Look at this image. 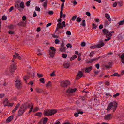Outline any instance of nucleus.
<instances>
[{
	"mask_svg": "<svg viewBox=\"0 0 124 124\" xmlns=\"http://www.w3.org/2000/svg\"><path fill=\"white\" fill-rule=\"evenodd\" d=\"M15 85L16 88L18 89L22 88V83L21 80L17 79L15 82Z\"/></svg>",
	"mask_w": 124,
	"mask_h": 124,
	"instance_id": "nucleus-1",
	"label": "nucleus"
},
{
	"mask_svg": "<svg viewBox=\"0 0 124 124\" xmlns=\"http://www.w3.org/2000/svg\"><path fill=\"white\" fill-rule=\"evenodd\" d=\"M17 66L15 62H13L12 63L9 67V71L11 73L15 72V70L16 69Z\"/></svg>",
	"mask_w": 124,
	"mask_h": 124,
	"instance_id": "nucleus-2",
	"label": "nucleus"
},
{
	"mask_svg": "<svg viewBox=\"0 0 124 124\" xmlns=\"http://www.w3.org/2000/svg\"><path fill=\"white\" fill-rule=\"evenodd\" d=\"M70 84V82L67 80L62 81H61L60 83V86L63 88H66L68 85Z\"/></svg>",
	"mask_w": 124,
	"mask_h": 124,
	"instance_id": "nucleus-3",
	"label": "nucleus"
},
{
	"mask_svg": "<svg viewBox=\"0 0 124 124\" xmlns=\"http://www.w3.org/2000/svg\"><path fill=\"white\" fill-rule=\"evenodd\" d=\"M62 26H61V22H59L57 25V26L55 30V32L57 31L60 28L63 29V27L66 26L65 23L64 21H63L62 22Z\"/></svg>",
	"mask_w": 124,
	"mask_h": 124,
	"instance_id": "nucleus-4",
	"label": "nucleus"
},
{
	"mask_svg": "<svg viewBox=\"0 0 124 124\" xmlns=\"http://www.w3.org/2000/svg\"><path fill=\"white\" fill-rule=\"evenodd\" d=\"M64 6V3H63L61 5V11L60 13V18H63V19L65 18L66 17V15L65 14H63V10Z\"/></svg>",
	"mask_w": 124,
	"mask_h": 124,
	"instance_id": "nucleus-5",
	"label": "nucleus"
},
{
	"mask_svg": "<svg viewBox=\"0 0 124 124\" xmlns=\"http://www.w3.org/2000/svg\"><path fill=\"white\" fill-rule=\"evenodd\" d=\"M64 44L63 42H62L61 44V47L59 49V50L61 52H66V47L64 46Z\"/></svg>",
	"mask_w": 124,
	"mask_h": 124,
	"instance_id": "nucleus-6",
	"label": "nucleus"
},
{
	"mask_svg": "<svg viewBox=\"0 0 124 124\" xmlns=\"http://www.w3.org/2000/svg\"><path fill=\"white\" fill-rule=\"evenodd\" d=\"M20 2V0L18 1L15 2V4L16 8L20 11L21 12L22 10L19 6Z\"/></svg>",
	"mask_w": 124,
	"mask_h": 124,
	"instance_id": "nucleus-7",
	"label": "nucleus"
},
{
	"mask_svg": "<svg viewBox=\"0 0 124 124\" xmlns=\"http://www.w3.org/2000/svg\"><path fill=\"white\" fill-rule=\"evenodd\" d=\"M112 117V114H109L104 116V118L105 120H109L111 119Z\"/></svg>",
	"mask_w": 124,
	"mask_h": 124,
	"instance_id": "nucleus-8",
	"label": "nucleus"
},
{
	"mask_svg": "<svg viewBox=\"0 0 124 124\" xmlns=\"http://www.w3.org/2000/svg\"><path fill=\"white\" fill-rule=\"evenodd\" d=\"M102 44H97L94 45L93 46H91L90 47V48L92 49H94V48H100L102 47Z\"/></svg>",
	"mask_w": 124,
	"mask_h": 124,
	"instance_id": "nucleus-9",
	"label": "nucleus"
},
{
	"mask_svg": "<svg viewBox=\"0 0 124 124\" xmlns=\"http://www.w3.org/2000/svg\"><path fill=\"white\" fill-rule=\"evenodd\" d=\"M83 75V73L82 71L78 72L77 75L76 79L78 80L81 78Z\"/></svg>",
	"mask_w": 124,
	"mask_h": 124,
	"instance_id": "nucleus-10",
	"label": "nucleus"
},
{
	"mask_svg": "<svg viewBox=\"0 0 124 124\" xmlns=\"http://www.w3.org/2000/svg\"><path fill=\"white\" fill-rule=\"evenodd\" d=\"M77 90V89L76 88L74 89H70V88H69L67 90L66 92V93H72L76 92Z\"/></svg>",
	"mask_w": 124,
	"mask_h": 124,
	"instance_id": "nucleus-11",
	"label": "nucleus"
},
{
	"mask_svg": "<svg viewBox=\"0 0 124 124\" xmlns=\"http://www.w3.org/2000/svg\"><path fill=\"white\" fill-rule=\"evenodd\" d=\"M25 111L24 109H23L21 108H20L19 111L18 112V116H20L22 115L23 113Z\"/></svg>",
	"mask_w": 124,
	"mask_h": 124,
	"instance_id": "nucleus-12",
	"label": "nucleus"
},
{
	"mask_svg": "<svg viewBox=\"0 0 124 124\" xmlns=\"http://www.w3.org/2000/svg\"><path fill=\"white\" fill-rule=\"evenodd\" d=\"M102 31L103 34L105 35L106 37L108 38V35L109 33L108 31L106 29H103Z\"/></svg>",
	"mask_w": 124,
	"mask_h": 124,
	"instance_id": "nucleus-13",
	"label": "nucleus"
},
{
	"mask_svg": "<svg viewBox=\"0 0 124 124\" xmlns=\"http://www.w3.org/2000/svg\"><path fill=\"white\" fill-rule=\"evenodd\" d=\"M27 102H26L22 104L20 108L23 109H24L25 111L27 108Z\"/></svg>",
	"mask_w": 124,
	"mask_h": 124,
	"instance_id": "nucleus-14",
	"label": "nucleus"
},
{
	"mask_svg": "<svg viewBox=\"0 0 124 124\" xmlns=\"http://www.w3.org/2000/svg\"><path fill=\"white\" fill-rule=\"evenodd\" d=\"M18 25L20 26L25 27L26 25V22L22 21L19 23Z\"/></svg>",
	"mask_w": 124,
	"mask_h": 124,
	"instance_id": "nucleus-15",
	"label": "nucleus"
},
{
	"mask_svg": "<svg viewBox=\"0 0 124 124\" xmlns=\"http://www.w3.org/2000/svg\"><path fill=\"white\" fill-rule=\"evenodd\" d=\"M13 118V116L12 115L8 117L6 120V122L7 123H9L11 122Z\"/></svg>",
	"mask_w": 124,
	"mask_h": 124,
	"instance_id": "nucleus-16",
	"label": "nucleus"
},
{
	"mask_svg": "<svg viewBox=\"0 0 124 124\" xmlns=\"http://www.w3.org/2000/svg\"><path fill=\"white\" fill-rule=\"evenodd\" d=\"M49 53L50 57L51 58H53L55 55V52L49 50Z\"/></svg>",
	"mask_w": 124,
	"mask_h": 124,
	"instance_id": "nucleus-17",
	"label": "nucleus"
},
{
	"mask_svg": "<svg viewBox=\"0 0 124 124\" xmlns=\"http://www.w3.org/2000/svg\"><path fill=\"white\" fill-rule=\"evenodd\" d=\"M20 106V103H18V104L16 105L14 109L12 111V113H15L16 111L18 108Z\"/></svg>",
	"mask_w": 124,
	"mask_h": 124,
	"instance_id": "nucleus-18",
	"label": "nucleus"
},
{
	"mask_svg": "<svg viewBox=\"0 0 124 124\" xmlns=\"http://www.w3.org/2000/svg\"><path fill=\"white\" fill-rule=\"evenodd\" d=\"M108 65H104V66L107 69L110 68L112 66V62H109L108 63Z\"/></svg>",
	"mask_w": 124,
	"mask_h": 124,
	"instance_id": "nucleus-19",
	"label": "nucleus"
},
{
	"mask_svg": "<svg viewBox=\"0 0 124 124\" xmlns=\"http://www.w3.org/2000/svg\"><path fill=\"white\" fill-rule=\"evenodd\" d=\"M92 66H89L86 68L85 72L87 73H89L92 70Z\"/></svg>",
	"mask_w": 124,
	"mask_h": 124,
	"instance_id": "nucleus-20",
	"label": "nucleus"
},
{
	"mask_svg": "<svg viewBox=\"0 0 124 124\" xmlns=\"http://www.w3.org/2000/svg\"><path fill=\"white\" fill-rule=\"evenodd\" d=\"M50 114H51V116L55 114L57 112V111L56 110L54 109L50 110Z\"/></svg>",
	"mask_w": 124,
	"mask_h": 124,
	"instance_id": "nucleus-21",
	"label": "nucleus"
},
{
	"mask_svg": "<svg viewBox=\"0 0 124 124\" xmlns=\"http://www.w3.org/2000/svg\"><path fill=\"white\" fill-rule=\"evenodd\" d=\"M113 106V103L111 102L108 105L107 108V110H110Z\"/></svg>",
	"mask_w": 124,
	"mask_h": 124,
	"instance_id": "nucleus-22",
	"label": "nucleus"
},
{
	"mask_svg": "<svg viewBox=\"0 0 124 124\" xmlns=\"http://www.w3.org/2000/svg\"><path fill=\"white\" fill-rule=\"evenodd\" d=\"M50 113V110L48 111H44V115L45 116H51V114Z\"/></svg>",
	"mask_w": 124,
	"mask_h": 124,
	"instance_id": "nucleus-23",
	"label": "nucleus"
},
{
	"mask_svg": "<svg viewBox=\"0 0 124 124\" xmlns=\"http://www.w3.org/2000/svg\"><path fill=\"white\" fill-rule=\"evenodd\" d=\"M114 105L113 108V111L114 112L116 109L118 105V104L116 102H115L114 103Z\"/></svg>",
	"mask_w": 124,
	"mask_h": 124,
	"instance_id": "nucleus-24",
	"label": "nucleus"
},
{
	"mask_svg": "<svg viewBox=\"0 0 124 124\" xmlns=\"http://www.w3.org/2000/svg\"><path fill=\"white\" fill-rule=\"evenodd\" d=\"M63 65L64 68H67L70 66V63L68 62H66Z\"/></svg>",
	"mask_w": 124,
	"mask_h": 124,
	"instance_id": "nucleus-25",
	"label": "nucleus"
},
{
	"mask_svg": "<svg viewBox=\"0 0 124 124\" xmlns=\"http://www.w3.org/2000/svg\"><path fill=\"white\" fill-rule=\"evenodd\" d=\"M105 16L108 20L109 21L111 22V19L110 18L109 15L107 13H106L105 14Z\"/></svg>",
	"mask_w": 124,
	"mask_h": 124,
	"instance_id": "nucleus-26",
	"label": "nucleus"
},
{
	"mask_svg": "<svg viewBox=\"0 0 124 124\" xmlns=\"http://www.w3.org/2000/svg\"><path fill=\"white\" fill-rule=\"evenodd\" d=\"M36 92L38 93H40L43 92V90L41 89L38 88H36L35 89Z\"/></svg>",
	"mask_w": 124,
	"mask_h": 124,
	"instance_id": "nucleus-27",
	"label": "nucleus"
},
{
	"mask_svg": "<svg viewBox=\"0 0 124 124\" xmlns=\"http://www.w3.org/2000/svg\"><path fill=\"white\" fill-rule=\"evenodd\" d=\"M20 8L21 9H23L25 7L24 5V2L22 1L20 3Z\"/></svg>",
	"mask_w": 124,
	"mask_h": 124,
	"instance_id": "nucleus-28",
	"label": "nucleus"
},
{
	"mask_svg": "<svg viewBox=\"0 0 124 124\" xmlns=\"http://www.w3.org/2000/svg\"><path fill=\"white\" fill-rule=\"evenodd\" d=\"M80 25L84 27H85V20L83 19L82 20L81 23L80 24Z\"/></svg>",
	"mask_w": 124,
	"mask_h": 124,
	"instance_id": "nucleus-29",
	"label": "nucleus"
},
{
	"mask_svg": "<svg viewBox=\"0 0 124 124\" xmlns=\"http://www.w3.org/2000/svg\"><path fill=\"white\" fill-rule=\"evenodd\" d=\"M120 58L121 59V62L123 63H124V53H123L121 56Z\"/></svg>",
	"mask_w": 124,
	"mask_h": 124,
	"instance_id": "nucleus-30",
	"label": "nucleus"
},
{
	"mask_svg": "<svg viewBox=\"0 0 124 124\" xmlns=\"http://www.w3.org/2000/svg\"><path fill=\"white\" fill-rule=\"evenodd\" d=\"M30 77L29 76L26 75L23 77V79L27 83V80L29 79Z\"/></svg>",
	"mask_w": 124,
	"mask_h": 124,
	"instance_id": "nucleus-31",
	"label": "nucleus"
},
{
	"mask_svg": "<svg viewBox=\"0 0 124 124\" xmlns=\"http://www.w3.org/2000/svg\"><path fill=\"white\" fill-rule=\"evenodd\" d=\"M50 50H49L53 51V52H55L56 51V49L54 47L51 46L50 47Z\"/></svg>",
	"mask_w": 124,
	"mask_h": 124,
	"instance_id": "nucleus-32",
	"label": "nucleus"
},
{
	"mask_svg": "<svg viewBox=\"0 0 124 124\" xmlns=\"http://www.w3.org/2000/svg\"><path fill=\"white\" fill-rule=\"evenodd\" d=\"M9 102V101L8 99L7 98H6L4 100L3 103H5L8 105V103Z\"/></svg>",
	"mask_w": 124,
	"mask_h": 124,
	"instance_id": "nucleus-33",
	"label": "nucleus"
},
{
	"mask_svg": "<svg viewBox=\"0 0 124 124\" xmlns=\"http://www.w3.org/2000/svg\"><path fill=\"white\" fill-rule=\"evenodd\" d=\"M33 105L34 104L32 103L29 104L28 103H27V108H30L31 107H33Z\"/></svg>",
	"mask_w": 124,
	"mask_h": 124,
	"instance_id": "nucleus-34",
	"label": "nucleus"
},
{
	"mask_svg": "<svg viewBox=\"0 0 124 124\" xmlns=\"http://www.w3.org/2000/svg\"><path fill=\"white\" fill-rule=\"evenodd\" d=\"M99 42L100 43L98 44H102V47L104 45V43L103 42V40L102 39H101L100 41H99Z\"/></svg>",
	"mask_w": 124,
	"mask_h": 124,
	"instance_id": "nucleus-35",
	"label": "nucleus"
},
{
	"mask_svg": "<svg viewBox=\"0 0 124 124\" xmlns=\"http://www.w3.org/2000/svg\"><path fill=\"white\" fill-rule=\"evenodd\" d=\"M52 86L51 82V81H49L46 84V87L51 86Z\"/></svg>",
	"mask_w": 124,
	"mask_h": 124,
	"instance_id": "nucleus-36",
	"label": "nucleus"
},
{
	"mask_svg": "<svg viewBox=\"0 0 124 124\" xmlns=\"http://www.w3.org/2000/svg\"><path fill=\"white\" fill-rule=\"evenodd\" d=\"M118 24L119 25H123L124 24V20L120 21L118 23Z\"/></svg>",
	"mask_w": 124,
	"mask_h": 124,
	"instance_id": "nucleus-37",
	"label": "nucleus"
},
{
	"mask_svg": "<svg viewBox=\"0 0 124 124\" xmlns=\"http://www.w3.org/2000/svg\"><path fill=\"white\" fill-rule=\"evenodd\" d=\"M48 120V118L47 117L45 118L43 120V124H45L46 123Z\"/></svg>",
	"mask_w": 124,
	"mask_h": 124,
	"instance_id": "nucleus-38",
	"label": "nucleus"
},
{
	"mask_svg": "<svg viewBox=\"0 0 124 124\" xmlns=\"http://www.w3.org/2000/svg\"><path fill=\"white\" fill-rule=\"evenodd\" d=\"M19 54L17 53H15V55H13L14 58H16V57H18V56Z\"/></svg>",
	"mask_w": 124,
	"mask_h": 124,
	"instance_id": "nucleus-39",
	"label": "nucleus"
},
{
	"mask_svg": "<svg viewBox=\"0 0 124 124\" xmlns=\"http://www.w3.org/2000/svg\"><path fill=\"white\" fill-rule=\"evenodd\" d=\"M117 3L121 7L122 6L123 4V1H118L117 2Z\"/></svg>",
	"mask_w": 124,
	"mask_h": 124,
	"instance_id": "nucleus-40",
	"label": "nucleus"
},
{
	"mask_svg": "<svg viewBox=\"0 0 124 124\" xmlns=\"http://www.w3.org/2000/svg\"><path fill=\"white\" fill-rule=\"evenodd\" d=\"M39 81L41 83L43 84L45 83V79L43 78H42L40 79Z\"/></svg>",
	"mask_w": 124,
	"mask_h": 124,
	"instance_id": "nucleus-41",
	"label": "nucleus"
},
{
	"mask_svg": "<svg viewBox=\"0 0 124 124\" xmlns=\"http://www.w3.org/2000/svg\"><path fill=\"white\" fill-rule=\"evenodd\" d=\"M42 115V113L41 112H38L35 114V116H41Z\"/></svg>",
	"mask_w": 124,
	"mask_h": 124,
	"instance_id": "nucleus-42",
	"label": "nucleus"
},
{
	"mask_svg": "<svg viewBox=\"0 0 124 124\" xmlns=\"http://www.w3.org/2000/svg\"><path fill=\"white\" fill-rule=\"evenodd\" d=\"M117 76L119 77L120 76V75H119L118 73H116L111 75V76Z\"/></svg>",
	"mask_w": 124,
	"mask_h": 124,
	"instance_id": "nucleus-43",
	"label": "nucleus"
},
{
	"mask_svg": "<svg viewBox=\"0 0 124 124\" xmlns=\"http://www.w3.org/2000/svg\"><path fill=\"white\" fill-rule=\"evenodd\" d=\"M93 62L92 59H90L88 61H87V60L86 61V63L89 64L90 63H92Z\"/></svg>",
	"mask_w": 124,
	"mask_h": 124,
	"instance_id": "nucleus-44",
	"label": "nucleus"
},
{
	"mask_svg": "<svg viewBox=\"0 0 124 124\" xmlns=\"http://www.w3.org/2000/svg\"><path fill=\"white\" fill-rule=\"evenodd\" d=\"M66 46L67 48H71L72 47V46L71 44L70 43H68L67 44Z\"/></svg>",
	"mask_w": 124,
	"mask_h": 124,
	"instance_id": "nucleus-45",
	"label": "nucleus"
},
{
	"mask_svg": "<svg viewBox=\"0 0 124 124\" xmlns=\"http://www.w3.org/2000/svg\"><path fill=\"white\" fill-rule=\"evenodd\" d=\"M94 54V52L93 51L91 52L89 55L90 57H93V55Z\"/></svg>",
	"mask_w": 124,
	"mask_h": 124,
	"instance_id": "nucleus-46",
	"label": "nucleus"
},
{
	"mask_svg": "<svg viewBox=\"0 0 124 124\" xmlns=\"http://www.w3.org/2000/svg\"><path fill=\"white\" fill-rule=\"evenodd\" d=\"M47 1H45L44 2L43 6L45 7H46L47 6Z\"/></svg>",
	"mask_w": 124,
	"mask_h": 124,
	"instance_id": "nucleus-47",
	"label": "nucleus"
},
{
	"mask_svg": "<svg viewBox=\"0 0 124 124\" xmlns=\"http://www.w3.org/2000/svg\"><path fill=\"white\" fill-rule=\"evenodd\" d=\"M120 94L119 93H117L116 94L113 95V97L114 98H116V97L120 95Z\"/></svg>",
	"mask_w": 124,
	"mask_h": 124,
	"instance_id": "nucleus-48",
	"label": "nucleus"
},
{
	"mask_svg": "<svg viewBox=\"0 0 124 124\" xmlns=\"http://www.w3.org/2000/svg\"><path fill=\"white\" fill-rule=\"evenodd\" d=\"M60 42V41L57 39H56L55 41V43L56 44H59V43Z\"/></svg>",
	"mask_w": 124,
	"mask_h": 124,
	"instance_id": "nucleus-49",
	"label": "nucleus"
},
{
	"mask_svg": "<svg viewBox=\"0 0 124 124\" xmlns=\"http://www.w3.org/2000/svg\"><path fill=\"white\" fill-rule=\"evenodd\" d=\"M93 26V29H95L97 27V26L94 23H93L92 24Z\"/></svg>",
	"mask_w": 124,
	"mask_h": 124,
	"instance_id": "nucleus-50",
	"label": "nucleus"
},
{
	"mask_svg": "<svg viewBox=\"0 0 124 124\" xmlns=\"http://www.w3.org/2000/svg\"><path fill=\"white\" fill-rule=\"evenodd\" d=\"M109 24V23H108V21L107 20H106L105 22L104 23V24L105 25H108Z\"/></svg>",
	"mask_w": 124,
	"mask_h": 124,
	"instance_id": "nucleus-51",
	"label": "nucleus"
},
{
	"mask_svg": "<svg viewBox=\"0 0 124 124\" xmlns=\"http://www.w3.org/2000/svg\"><path fill=\"white\" fill-rule=\"evenodd\" d=\"M9 28L11 29H13L14 28V26L13 25L11 24L10 25L8 26Z\"/></svg>",
	"mask_w": 124,
	"mask_h": 124,
	"instance_id": "nucleus-52",
	"label": "nucleus"
},
{
	"mask_svg": "<svg viewBox=\"0 0 124 124\" xmlns=\"http://www.w3.org/2000/svg\"><path fill=\"white\" fill-rule=\"evenodd\" d=\"M82 20V19L81 18L79 17H78L77 18V19H76V21L78 22H80Z\"/></svg>",
	"mask_w": 124,
	"mask_h": 124,
	"instance_id": "nucleus-53",
	"label": "nucleus"
},
{
	"mask_svg": "<svg viewBox=\"0 0 124 124\" xmlns=\"http://www.w3.org/2000/svg\"><path fill=\"white\" fill-rule=\"evenodd\" d=\"M86 44L85 42H82L81 43V45L82 46H84L86 45Z\"/></svg>",
	"mask_w": 124,
	"mask_h": 124,
	"instance_id": "nucleus-54",
	"label": "nucleus"
},
{
	"mask_svg": "<svg viewBox=\"0 0 124 124\" xmlns=\"http://www.w3.org/2000/svg\"><path fill=\"white\" fill-rule=\"evenodd\" d=\"M7 19L6 16H3L2 17V20H6Z\"/></svg>",
	"mask_w": 124,
	"mask_h": 124,
	"instance_id": "nucleus-55",
	"label": "nucleus"
},
{
	"mask_svg": "<svg viewBox=\"0 0 124 124\" xmlns=\"http://www.w3.org/2000/svg\"><path fill=\"white\" fill-rule=\"evenodd\" d=\"M77 17V16L75 15V16H73L72 18L71 19V20L72 21H74L75 19H76Z\"/></svg>",
	"mask_w": 124,
	"mask_h": 124,
	"instance_id": "nucleus-56",
	"label": "nucleus"
},
{
	"mask_svg": "<svg viewBox=\"0 0 124 124\" xmlns=\"http://www.w3.org/2000/svg\"><path fill=\"white\" fill-rule=\"evenodd\" d=\"M7 39L6 38H3V39L2 41L4 42H7Z\"/></svg>",
	"mask_w": 124,
	"mask_h": 124,
	"instance_id": "nucleus-57",
	"label": "nucleus"
},
{
	"mask_svg": "<svg viewBox=\"0 0 124 124\" xmlns=\"http://www.w3.org/2000/svg\"><path fill=\"white\" fill-rule=\"evenodd\" d=\"M117 2H115L113 4V6L114 7H116L117 5Z\"/></svg>",
	"mask_w": 124,
	"mask_h": 124,
	"instance_id": "nucleus-58",
	"label": "nucleus"
},
{
	"mask_svg": "<svg viewBox=\"0 0 124 124\" xmlns=\"http://www.w3.org/2000/svg\"><path fill=\"white\" fill-rule=\"evenodd\" d=\"M35 10L39 12L40 11V8L39 7H37L36 6L35 8Z\"/></svg>",
	"mask_w": 124,
	"mask_h": 124,
	"instance_id": "nucleus-59",
	"label": "nucleus"
},
{
	"mask_svg": "<svg viewBox=\"0 0 124 124\" xmlns=\"http://www.w3.org/2000/svg\"><path fill=\"white\" fill-rule=\"evenodd\" d=\"M67 55L66 54H63L62 55V57L64 58H65L67 57Z\"/></svg>",
	"mask_w": 124,
	"mask_h": 124,
	"instance_id": "nucleus-60",
	"label": "nucleus"
},
{
	"mask_svg": "<svg viewBox=\"0 0 124 124\" xmlns=\"http://www.w3.org/2000/svg\"><path fill=\"white\" fill-rule=\"evenodd\" d=\"M48 13L49 15H52L53 14V11H50L48 12Z\"/></svg>",
	"mask_w": 124,
	"mask_h": 124,
	"instance_id": "nucleus-61",
	"label": "nucleus"
},
{
	"mask_svg": "<svg viewBox=\"0 0 124 124\" xmlns=\"http://www.w3.org/2000/svg\"><path fill=\"white\" fill-rule=\"evenodd\" d=\"M31 1L30 0H29V1H27L26 2V5L27 6H30V3Z\"/></svg>",
	"mask_w": 124,
	"mask_h": 124,
	"instance_id": "nucleus-62",
	"label": "nucleus"
},
{
	"mask_svg": "<svg viewBox=\"0 0 124 124\" xmlns=\"http://www.w3.org/2000/svg\"><path fill=\"white\" fill-rule=\"evenodd\" d=\"M38 108L37 107H36L34 108L33 110V112H36L38 110Z\"/></svg>",
	"mask_w": 124,
	"mask_h": 124,
	"instance_id": "nucleus-63",
	"label": "nucleus"
},
{
	"mask_svg": "<svg viewBox=\"0 0 124 124\" xmlns=\"http://www.w3.org/2000/svg\"><path fill=\"white\" fill-rule=\"evenodd\" d=\"M54 71H53L52 73L50 74V76H54L55 75Z\"/></svg>",
	"mask_w": 124,
	"mask_h": 124,
	"instance_id": "nucleus-64",
	"label": "nucleus"
}]
</instances>
